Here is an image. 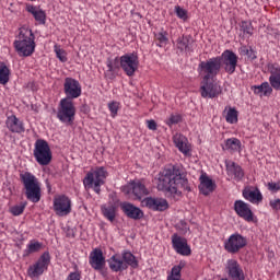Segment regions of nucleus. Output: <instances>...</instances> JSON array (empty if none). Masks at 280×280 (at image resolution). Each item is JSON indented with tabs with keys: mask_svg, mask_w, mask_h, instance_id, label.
<instances>
[{
	"mask_svg": "<svg viewBox=\"0 0 280 280\" xmlns=\"http://www.w3.org/2000/svg\"><path fill=\"white\" fill-rule=\"evenodd\" d=\"M158 189L164 194H171V196H182L183 191H191L187 174L175 165L164 168L159 174Z\"/></svg>",
	"mask_w": 280,
	"mask_h": 280,
	"instance_id": "f257e3e1",
	"label": "nucleus"
},
{
	"mask_svg": "<svg viewBox=\"0 0 280 280\" xmlns=\"http://www.w3.org/2000/svg\"><path fill=\"white\" fill-rule=\"evenodd\" d=\"M36 36L30 28L21 27L18 35V39L14 40L13 45L19 56L27 58L32 56L36 49V43L34 42Z\"/></svg>",
	"mask_w": 280,
	"mask_h": 280,
	"instance_id": "f03ea898",
	"label": "nucleus"
},
{
	"mask_svg": "<svg viewBox=\"0 0 280 280\" xmlns=\"http://www.w3.org/2000/svg\"><path fill=\"white\" fill-rule=\"evenodd\" d=\"M20 180L24 187V195L30 202H40L43 190L40 189V182L30 172L20 174Z\"/></svg>",
	"mask_w": 280,
	"mask_h": 280,
	"instance_id": "7ed1b4c3",
	"label": "nucleus"
},
{
	"mask_svg": "<svg viewBox=\"0 0 280 280\" xmlns=\"http://www.w3.org/2000/svg\"><path fill=\"white\" fill-rule=\"evenodd\" d=\"M108 172L104 166L96 167L94 171L89 172L83 179L85 189H93L95 194H102V185L106 182Z\"/></svg>",
	"mask_w": 280,
	"mask_h": 280,
	"instance_id": "20e7f679",
	"label": "nucleus"
},
{
	"mask_svg": "<svg viewBox=\"0 0 280 280\" xmlns=\"http://www.w3.org/2000/svg\"><path fill=\"white\" fill-rule=\"evenodd\" d=\"M33 156L38 165H49L54 159L49 142L45 139H37L34 144Z\"/></svg>",
	"mask_w": 280,
	"mask_h": 280,
	"instance_id": "39448f33",
	"label": "nucleus"
},
{
	"mask_svg": "<svg viewBox=\"0 0 280 280\" xmlns=\"http://www.w3.org/2000/svg\"><path fill=\"white\" fill-rule=\"evenodd\" d=\"M57 119L61 124H66V126H73V121H75V105H73V101L69 98H62L60 101Z\"/></svg>",
	"mask_w": 280,
	"mask_h": 280,
	"instance_id": "423d86ee",
	"label": "nucleus"
},
{
	"mask_svg": "<svg viewBox=\"0 0 280 280\" xmlns=\"http://www.w3.org/2000/svg\"><path fill=\"white\" fill-rule=\"evenodd\" d=\"M248 246V240L240 233H234L224 242V249L231 255H237L242 248Z\"/></svg>",
	"mask_w": 280,
	"mask_h": 280,
	"instance_id": "0eeeda50",
	"label": "nucleus"
},
{
	"mask_svg": "<svg viewBox=\"0 0 280 280\" xmlns=\"http://www.w3.org/2000/svg\"><path fill=\"white\" fill-rule=\"evenodd\" d=\"M220 69H222V59H220V57H213L199 63V70L203 71V73H207L203 77V82H207L220 73Z\"/></svg>",
	"mask_w": 280,
	"mask_h": 280,
	"instance_id": "6e6552de",
	"label": "nucleus"
},
{
	"mask_svg": "<svg viewBox=\"0 0 280 280\" xmlns=\"http://www.w3.org/2000/svg\"><path fill=\"white\" fill-rule=\"evenodd\" d=\"M49 264H51V255L49 252H44L37 261L28 267V277L32 279L40 277L49 268Z\"/></svg>",
	"mask_w": 280,
	"mask_h": 280,
	"instance_id": "1a4fd4ad",
	"label": "nucleus"
},
{
	"mask_svg": "<svg viewBox=\"0 0 280 280\" xmlns=\"http://www.w3.org/2000/svg\"><path fill=\"white\" fill-rule=\"evenodd\" d=\"M120 67L126 75L132 78L139 71V55L137 52L125 54L120 57Z\"/></svg>",
	"mask_w": 280,
	"mask_h": 280,
	"instance_id": "9d476101",
	"label": "nucleus"
},
{
	"mask_svg": "<svg viewBox=\"0 0 280 280\" xmlns=\"http://www.w3.org/2000/svg\"><path fill=\"white\" fill-rule=\"evenodd\" d=\"M65 100H78L82 95V85L80 81L73 78H66L63 83Z\"/></svg>",
	"mask_w": 280,
	"mask_h": 280,
	"instance_id": "9b49d317",
	"label": "nucleus"
},
{
	"mask_svg": "<svg viewBox=\"0 0 280 280\" xmlns=\"http://www.w3.org/2000/svg\"><path fill=\"white\" fill-rule=\"evenodd\" d=\"M54 211L59 218H65L71 213V199L66 195H60L54 198Z\"/></svg>",
	"mask_w": 280,
	"mask_h": 280,
	"instance_id": "f8f14e48",
	"label": "nucleus"
},
{
	"mask_svg": "<svg viewBox=\"0 0 280 280\" xmlns=\"http://www.w3.org/2000/svg\"><path fill=\"white\" fill-rule=\"evenodd\" d=\"M221 65L224 66V71L232 75L235 73V69H237V55L233 52V50H225L221 57Z\"/></svg>",
	"mask_w": 280,
	"mask_h": 280,
	"instance_id": "ddd939ff",
	"label": "nucleus"
},
{
	"mask_svg": "<svg viewBox=\"0 0 280 280\" xmlns=\"http://www.w3.org/2000/svg\"><path fill=\"white\" fill-rule=\"evenodd\" d=\"M172 244L174 250L183 257H189L191 255V247L187 244V238L179 236L178 234L172 235Z\"/></svg>",
	"mask_w": 280,
	"mask_h": 280,
	"instance_id": "4468645a",
	"label": "nucleus"
},
{
	"mask_svg": "<svg viewBox=\"0 0 280 280\" xmlns=\"http://www.w3.org/2000/svg\"><path fill=\"white\" fill-rule=\"evenodd\" d=\"M234 211L238 218H242L245 220V222H255L253 210H250L248 203L244 202L243 200H236L234 202Z\"/></svg>",
	"mask_w": 280,
	"mask_h": 280,
	"instance_id": "2eb2a0df",
	"label": "nucleus"
},
{
	"mask_svg": "<svg viewBox=\"0 0 280 280\" xmlns=\"http://www.w3.org/2000/svg\"><path fill=\"white\" fill-rule=\"evenodd\" d=\"M225 269L231 280H246L244 269H242V266H240L237 260L229 259Z\"/></svg>",
	"mask_w": 280,
	"mask_h": 280,
	"instance_id": "dca6fc26",
	"label": "nucleus"
},
{
	"mask_svg": "<svg viewBox=\"0 0 280 280\" xmlns=\"http://www.w3.org/2000/svg\"><path fill=\"white\" fill-rule=\"evenodd\" d=\"M89 262L94 270L103 272L104 266H106V258L104 257L102 249L95 248L91 252Z\"/></svg>",
	"mask_w": 280,
	"mask_h": 280,
	"instance_id": "f3484780",
	"label": "nucleus"
},
{
	"mask_svg": "<svg viewBox=\"0 0 280 280\" xmlns=\"http://www.w3.org/2000/svg\"><path fill=\"white\" fill-rule=\"evenodd\" d=\"M143 202L152 211H167L170 209V203L163 198L147 197Z\"/></svg>",
	"mask_w": 280,
	"mask_h": 280,
	"instance_id": "a211bd4d",
	"label": "nucleus"
},
{
	"mask_svg": "<svg viewBox=\"0 0 280 280\" xmlns=\"http://www.w3.org/2000/svg\"><path fill=\"white\" fill-rule=\"evenodd\" d=\"M120 209L130 220H141L143 218V210L130 202L120 203Z\"/></svg>",
	"mask_w": 280,
	"mask_h": 280,
	"instance_id": "6ab92c4d",
	"label": "nucleus"
},
{
	"mask_svg": "<svg viewBox=\"0 0 280 280\" xmlns=\"http://www.w3.org/2000/svg\"><path fill=\"white\" fill-rule=\"evenodd\" d=\"M222 93V88L218 85V83H209L208 81H203V85H201V97H218Z\"/></svg>",
	"mask_w": 280,
	"mask_h": 280,
	"instance_id": "aec40b11",
	"label": "nucleus"
},
{
	"mask_svg": "<svg viewBox=\"0 0 280 280\" xmlns=\"http://www.w3.org/2000/svg\"><path fill=\"white\" fill-rule=\"evenodd\" d=\"M226 174L231 176L236 183H240L244 178V170L237 163L233 161H225Z\"/></svg>",
	"mask_w": 280,
	"mask_h": 280,
	"instance_id": "412c9836",
	"label": "nucleus"
},
{
	"mask_svg": "<svg viewBox=\"0 0 280 280\" xmlns=\"http://www.w3.org/2000/svg\"><path fill=\"white\" fill-rule=\"evenodd\" d=\"M5 126L10 132H15L18 135H21L22 132H25V126L23 125V121H21L16 115L8 116L5 120Z\"/></svg>",
	"mask_w": 280,
	"mask_h": 280,
	"instance_id": "4be33fe9",
	"label": "nucleus"
},
{
	"mask_svg": "<svg viewBox=\"0 0 280 280\" xmlns=\"http://www.w3.org/2000/svg\"><path fill=\"white\" fill-rule=\"evenodd\" d=\"M199 191L203 196H209V194H213L215 191V183L207 175H202L200 177Z\"/></svg>",
	"mask_w": 280,
	"mask_h": 280,
	"instance_id": "5701e85b",
	"label": "nucleus"
},
{
	"mask_svg": "<svg viewBox=\"0 0 280 280\" xmlns=\"http://www.w3.org/2000/svg\"><path fill=\"white\" fill-rule=\"evenodd\" d=\"M173 141L176 145V148L179 150V152H182V154H184L185 156H189V143L187 142V138L180 133H176L173 137Z\"/></svg>",
	"mask_w": 280,
	"mask_h": 280,
	"instance_id": "b1692460",
	"label": "nucleus"
},
{
	"mask_svg": "<svg viewBox=\"0 0 280 280\" xmlns=\"http://www.w3.org/2000/svg\"><path fill=\"white\" fill-rule=\"evenodd\" d=\"M109 268L113 272H124V270H127V265L124 264V259L119 254H116L112 256L108 259Z\"/></svg>",
	"mask_w": 280,
	"mask_h": 280,
	"instance_id": "393cba45",
	"label": "nucleus"
},
{
	"mask_svg": "<svg viewBox=\"0 0 280 280\" xmlns=\"http://www.w3.org/2000/svg\"><path fill=\"white\" fill-rule=\"evenodd\" d=\"M26 10L34 16L35 21H37L39 25H45L47 21V13H45L43 9H38V7L34 5H27Z\"/></svg>",
	"mask_w": 280,
	"mask_h": 280,
	"instance_id": "a878e982",
	"label": "nucleus"
},
{
	"mask_svg": "<svg viewBox=\"0 0 280 280\" xmlns=\"http://www.w3.org/2000/svg\"><path fill=\"white\" fill-rule=\"evenodd\" d=\"M243 197L249 202H261V200H264V196L261 195V191H259V188H256L254 190L248 187L244 188Z\"/></svg>",
	"mask_w": 280,
	"mask_h": 280,
	"instance_id": "bb28decb",
	"label": "nucleus"
},
{
	"mask_svg": "<svg viewBox=\"0 0 280 280\" xmlns=\"http://www.w3.org/2000/svg\"><path fill=\"white\" fill-rule=\"evenodd\" d=\"M269 84L271 89L275 91H280V68H275V66H271L269 68Z\"/></svg>",
	"mask_w": 280,
	"mask_h": 280,
	"instance_id": "cd10ccee",
	"label": "nucleus"
},
{
	"mask_svg": "<svg viewBox=\"0 0 280 280\" xmlns=\"http://www.w3.org/2000/svg\"><path fill=\"white\" fill-rule=\"evenodd\" d=\"M252 91L255 95H259L260 97H269V95H272V88L268 82H262L260 85H253Z\"/></svg>",
	"mask_w": 280,
	"mask_h": 280,
	"instance_id": "c85d7f7f",
	"label": "nucleus"
},
{
	"mask_svg": "<svg viewBox=\"0 0 280 280\" xmlns=\"http://www.w3.org/2000/svg\"><path fill=\"white\" fill-rule=\"evenodd\" d=\"M130 185L132 194L137 200H141L143 196H148V188H145V185H143L141 182H132Z\"/></svg>",
	"mask_w": 280,
	"mask_h": 280,
	"instance_id": "c756f323",
	"label": "nucleus"
},
{
	"mask_svg": "<svg viewBox=\"0 0 280 280\" xmlns=\"http://www.w3.org/2000/svg\"><path fill=\"white\" fill-rule=\"evenodd\" d=\"M101 211L106 218V220H109V222H115V218H117V206L110 203L108 206H102Z\"/></svg>",
	"mask_w": 280,
	"mask_h": 280,
	"instance_id": "7c9ffc66",
	"label": "nucleus"
},
{
	"mask_svg": "<svg viewBox=\"0 0 280 280\" xmlns=\"http://www.w3.org/2000/svg\"><path fill=\"white\" fill-rule=\"evenodd\" d=\"M191 45H194L191 36H183L177 40V49L180 51H191Z\"/></svg>",
	"mask_w": 280,
	"mask_h": 280,
	"instance_id": "2f4dec72",
	"label": "nucleus"
},
{
	"mask_svg": "<svg viewBox=\"0 0 280 280\" xmlns=\"http://www.w3.org/2000/svg\"><path fill=\"white\" fill-rule=\"evenodd\" d=\"M43 248V243L38 241H31L30 244L27 245V248L24 250L23 257H30V255L34 253H39Z\"/></svg>",
	"mask_w": 280,
	"mask_h": 280,
	"instance_id": "473e14b6",
	"label": "nucleus"
},
{
	"mask_svg": "<svg viewBox=\"0 0 280 280\" xmlns=\"http://www.w3.org/2000/svg\"><path fill=\"white\" fill-rule=\"evenodd\" d=\"M242 148V141L237 138H230L225 141V147L223 150H228L229 152H237Z\"/></svg>",
	"mask_w": 280,
	"mask_h": 280,
	"instance_id": "72a5a7b5",
	"label": "nucleus"
},
{
	"mask_svg": "<svg viewBox=\"0 0 280 280\" xmlns=\"http://www.w3.org/2000/svg\"><path fill=\"white\" fill-rule=\"evenodd\" d=\"M122 261L127 265V269L128 266L131 268H139V261L137 260V257H135L130 252L122 253Z\"/></svg>",
	"mask_w": 280,
	"mask_h": 280,
	"instance_id": "f704fd0d",
	"label": "nucleus"
},
{
	"mask_svg": "<svg viewBox=\"0 0 280 280\" xmlns=\"http://www.w3.org/2000/svg\"><path fill=\"white\" fill-rule=\"evenodd\" d=\"M185 268V262L180 261L178 265L174 266L171 270V275L167 276V280H180V272Z\"/></svg>",
	"mask_w": 280,
	"mask_h": 280,
	"instance_id": "c9c22d12",
	"label": "nucleus"
},
{
	"mask_svg": "<svg viewBox=\"0 0 280 280\" xmlns=\"http://www.w3.org/2000/svg\"><path fill=\"white\" fill-rule=\"evenodd\" d=\"M10 82V68L5 63H0V84Z\"/></svg>",
	"mask_w": 280,
	"mask_h": 280,
	"instance_id": "e433bc0d",
	"label": "nucleus"
},
{
	"mask_svg": "<svg viewBox=\"0 0 280 280\" xmlns=\"http://www.w3.org/2000/svg\"><path fill=\"white\" fill-rule=\"evenodd\" d=\"M225 121H228V124H237V109H235V107L229 108Z\"/></svg>",
	"mask_w": 280,
	"mask_h": 280,
	"instance_id": "4c0bfd02",
	"label": "nucleus"
},
{
	"mask_svg": "<svg viewBox=\"0 0 280 280\" xmlns=\"http://www.w3.org/2000/svg\"><path fill=\"white\" fill-rule=\"evenodd\" d=\"M119 67H121L119 57H116L114 60H107V69L110 73H115Z\"/></svg>",
	"mask_w": 280,
	"mask_h": 280,
	"instance_id": "58836bf2",
	"label": "nucleus"
},
{
	"mask_svg": "<svg viewBox=\"0 0 280 280\" xmlns=\"http://www.w3.org/2000/svg\"><path fill=\"white\" fill-rule=\"evenodd\" d=\"M25 207H27V202H22L20 205L11 207L10 211L12 215H21L23 211H25Z\"/></svg>",
	"mask_w": 280,
	"mask_h": 280,
	"instance_id": "ea45409f",
	"label": "nucleus"
},
{
	"mask_svg": "<svg viewBox=\"0 0 280 280\" xmlns=\"http://www.w3.org/2000/svg\"><path fill=\"white\" fill-rule=\"evenodd\" d=\"M241 54L242 56H247L249 60H255L257 58V56L255 55V50H253L252 47L249 48L246 46L241 47Z\"/></svg>",
	"mask_w": 280,
	"mask_h": 280,
	"instance_id": "a19ab883",
	"label": "nucleus"
},
{
	"mask_svg": "<svg viewBox=\"0 0 280 280\" xmlns=\"http://www.w3.org/2000/svg\"><path fill=\"white\" fill-rule=\"evenodd\" d=\"M55 54L57 58L60 60V62H67V51L65 49L60 48V46L55 45Z\"/></svg>",
	"mask_w": 280,
	"mask_h": 280,
	"instance_id": "79ce46f5",
	"label": "nucleus"
},
{
	"mask_svg": "<svg viewBox=\"0 0 280 280\" xmlns=\"http://www.w3.org/2000/svg\"><path fill=\"white\" fill-rule=\"evenodd\" d=\"M241 30L243 33L248 34V36H253V23L243 21L241 23Z\"/></svg>",
	"mask_w": 280,
	"mask_h": 280,
	"instance_id": "37998d69",
	"label": "nucleus"
},
{
	"mask_svg": "<svg viewBox=\"0 0 280 280\" xmlns=\"http://www.w3.org/2000/svg\"><path fill=\"white\" fill-rule=\"evenodd\" d=\"M180 115H171L166 120L167 126H176V124H180Z\"/></svg>",
	"mask_w": 280,
	"mask_h": 280,
	"instance_id": "c03bdc74",
	"label": "nucleus"
},
{
	"mask_svg": "<svg viewBox=\"0 0 280 280\" xmlns=\"http://www.w3.org/2000/svg\"><path fill=\"white\" fill-rule=\"evenodd\" d=\"M175 12H176L178 19H183V21H187V10L177 5V7H175Z\"/></svg>",
	"mask_w": 280,
	"mask_h": 280,
	"instance_id": "a18cd8bd",
	"label": "nucleus"
},
{
	"mask_svg": "<svg viewBox=\"0 0 280 280\" xmlns=\"http://www.w3.org/2000/svg\"><path fill=\"white\" fill-rule=\"evenodd\" d=\"M108 108L112 113V117H116L117 116V113L119 110V103L117 102H112L108 104Z\"/></svg>",
	"mask_w": 280,
	"mask_h": 280,
	"instance_id": "49530a36",
	"label": "nucleus"
},
{
	"mask_svg": "<svg viewBox=\"0 0 280 280\" xmlns=\"http://www.w3.org/2000/svg\"><path fill=\"white\" fill-rule=\"evenodd\" d=\"M267 187L269 189V191H272L273 194H277V191H280V182H269L267 184Z\"/></svg>",
	"mask_w": 280,
	"mask_h": 280,
	"instance_id": "de8ad7c7",
	"label": "nucleus"
},
{
	"mask_svg": "<svg viewBox=\"0 0 280 280\" xmlns=\"http://www.w3.org/2000/svg\"><path fill=\"white\" fill-rule=\"evenodd\" d=\"M156 40L161 44L167 43V32H160L155 34Z\"/></svg>",
	"mask_w": 280,
	"mask_h": 280,
	"instance_id": "09e8293b",
	"label": "nucleus"
},
{
	"mask_svg": "<svg viewBox=\"0 0 280 280\" xmlns=\"http://www.w3.org/2000/svg\"><path fill=\"white\" fill-rule=\"evenodd\" d=\"M269 206L273 211H280V199H273L269 202Z\"/></svg>",
	"mask_w": 280,
	"mask_h": 280,
	"instance_id": "8fccbe9b",
	"label": "nucleus"
},
{
	"mask_svg": "<svg viewBox=\"0 0 280 280\" xmlns=\"http://www.w3.org/2000/svg\"><path fill=\"white\" fill-rule=\"evenodd\" d=\"M81 276L79 272H71L66 280H80Z\"/></svg>",
	"mask_w": 280,
	"mask_h": 280,
	"instance_id": "3c124183",
	"label": "nucleus"
},
{
	"mask_svg": "<svg viewBox=\"0 0 280 280\" xmlns=\"http://www.w3.org/2000/svg\"><path fill=\"white\" fill-rule=\"evenodd\" d=\"M147 124H148L149 130H156L158 126H156V121L155 120H152V119L148 120Z\"/></svg>",
	"mask_w": 280,
	"mask_h": 280,
	"instance_id": "603ef678",
	"label": "nucleus"
},
{
	"mask_svg": "<svg viewBox=\"0 0 280 280\" xmlns=\"http://www.w3.org/2000/svg\"><path fill=\"white\" fill-rule=\"evenodd\" d=\"M67 237H75V231L73 229L67 230Z\"/></svg>",
	"mask_w": 280,
	"mask_h": 280,
	"instance_id": "864d4df0",
	"label": "nucleus"
},
{
	"mask_svg": "<svg viewBox=\"0 0 280 280\" xmlns=\"http://www.w3.org/2000/svg\"><path fill=\"white\" fill-rule=\"evenodd\" d=\"M31 1H34V0H31Z\"/></svg>",
	"mask_w": 280,
	"mask_h": 280,
	"instance_id": "5fc2aeb1",
	"label": "nucleus"
}]
</instances>
